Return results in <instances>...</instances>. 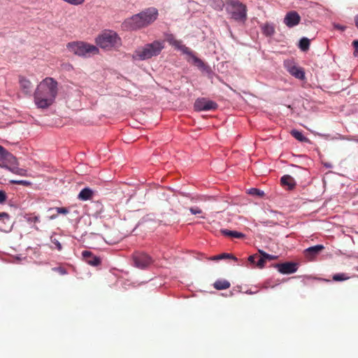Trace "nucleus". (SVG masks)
<instances>
[{
  "label": "nucleus",
  "instance_id": "c85d7f7f",
  "mask_svg": "<svg viewBox=\"0 0 358 358\" xmlns=\"http://www.w3.org/2000/svg\"><path fill=\"white\" fill-rule=\"evenodd\" d=\"M248 194H250L251 195H254V196H257L259 197L263 196L264 195V191H262L259 189H257V188H255V187H252V188L249 189Z\"/></svg>",
  "mask_w": 358,
  "mask_h": 358
},
{
  "label": "nucleus",
  "instance_id": "a18cd8bd",
  "mask_svg": "<svg viewBox=\"0 0 358 358\" xmlns=\"http://www.w3.org/2000/svg\"><path fill=\"white\" fill-rule=\"evenodd\" d=\"M258 257L257 255H250L249 257H248V261L252 263V264H255V259Z\"/></svg>",
  "mask_w": 358,
  "mask_h": 358
},
{
  "label": "nucleus",
  "instance_id": "5701e85b",
  "mask_svg": "<svg viewBox=\"0 0 358 358\" xmlns=\"http://www.w3.org/2000/svg\"><path fill=\"white\" fill-rule=\"evenodd\" d=\"M292 136L300 142L306 143L308 141V138H306L301 131L297 129H292L290 132Z\"/></svg>",
  "mask_w": 358,
  "mask_h": 358
},
{
  "label": "nucleus",
  "instance_id": "423d86ee",
  "mask_svg": "<svg viewBox=\"0 0 358 358\" xmlns=\"http://www.w3.org/2000/svg\"><path fill=\"white\" fill-rule=\"evenodd\" d=\"M66 46L70 52L85 58L90 57L99 52V50L96 45L83 41L69 43Z\"/></svg>",
  "mask_w": 358,
  "mask_h": 358
},
{
  "label": "nucleus",
  "instance_id": "9b49d317",
  "mask_svg": "<svg viewBox=\"0 0 358 358\" xmlns=\"http://www.w3.org/2000/svg\"><path fill=\"white\" fill-rule=\"evenodd\" d=\"M165 41H167L169 45L173 46L176 50L181 51L182 53L187 51V47L182 44L181 41L176 40L174 35L169 32H165L164 34Z\"/></svg>",
  "mask_w": 358,
  "mask_h": 358
},
{
  "label": "nucleus",
  "instance_id": "3c124183",
  "mask_svg": "<svg viewBox=\"0 0 358 358\" xmlns=\"http://www.w3.org/2000/svg\"><path fill=\"white\" fill-rule=\"evenodd\" d=\"M327 167H331V165H329V164H326L325 165Z\"/></svg>",
  "mask_w": 358,
  "mask_h": 358
},
{
  "label": "nucleus",
  "instance_id": "cd10ccee",
  "mask_svg": "<svg viewBox=\"0 0 358 358\" xmlns=\"http://www.w3.org/2000/svg\"><path fill=\"white\" fill-rule=\"evenodd\" d=\"M333 280L334 281H338V282H342V281H344V280H348L350 278L349 276H348L345 273H336V274H334L333 275Z\"/></svg>",
  "mask_w": 358,
  "mask_h": 358
},
{
  "label": "nucleus",
  "instance_id": "412c9836",
  "mask_svg": "<svg viewBox=\"0 0 358 358\" xmlns=\"http://www.w3.org/2000/svg\"><path fill=\"white\" fill-rule=\"evenodd\" d=\"M230 282L224 279H218L213 284L214 288L217 290L228 289L229 287H230Z\"/></svg>",
  "mask_w": 358,
  "mask_h": 358
},
{
  "label": "nucleus",
  "instance_id": "f8f14e48",
  "mask_svg": "<svg viewBox=\"0 0 358 358\" xmlns=\"http://www.w3.org/2000/svg\"><path fill=\"white\" fill-rule=\"evenodd\" d=\"M301 17L296 11L292 10L288 12L283 20V22L289 28L298 25L300 22Z\"/></svg>",
  "mask_w": 358,
  "mask_h": 358
},
{
  "label": "nucleus",
  "instance_id": "9d476101",
  "mask_svg": "<svg viewBox=\"0 0 358 358\" xmlns=\"http://www.w3.org/2000/svg\"><path fill=\"white\" fill-rule=\"evenodd\" d=\"M274 266L282 274H292L298 269V264L292 262L275 264Z\"/></svg>",
  "mask_w": 358,
  "mask_h": 358
},
{
  "label": "nucleus",
  "instance_id": "a878e982",
  "mask_svg": "<svg viewBox=\"0 0 358 358\" xmlns=\"http://www.w3.org/2000/svg\"><path fill=\"white\" fill-rule=\"evenodd\" d=\"M11 173L20 176H27V171L24 169H22L19 167V165L15 166L11 169Z\"/></svg>",
  "mask_w": 358,
  "mask_h": 358
},
{
  "label": "nucleus",
  "instance_id": "393cba45",
  "mask_svg": "<svg viewBox=\"0 0 358 358\" xmlns=\"http://www.w3.org/2000/svg\"><path fill=\"white\" fill-rule=\"evenodd\" d=\"M299 47L302 51H306L310 47V40L306 37H303L300 39Z\"/></svg>",
  "mask_w": 358,
  "mask_h": 358
},
{
  "label": "nucleus",
  "instance_id": "ea45409f",
  "mask_svg": "<svg viewBox=\"0 0 358 358\" xmlns=\"http://www.w3.org/2000/svg\"><path fill=\"white\" fill-rule=\"evenodd\" d=\"M189 211L192 215H197L201 213V210L198 207L190 208Z\"/></svg>",
  "mask_w": 358,
  "mask_h": 358
},
{
  "label": "nucleus",
  "instance_id": "c9c22d12",
  "mask_svg": "<svg viewBox=\"0 0 358 358\" xmlns=\"http://www.w3.org/2000/svg\"><path fill=\"white\" fill-rule=\"evenodd\" d=\"M265 258L264 256L262 255V257H259V259H258V261L257 262L256 264H257V266L259 268H262L264 267V265H265Z\"/></svg>",
  "mask_w": 358,
  "mask_h": 358
},
{
  "label": "nucleus",
  "instance_id": "4c0bfd02",
  "mask_svg": "<svg viewBox=\"0 0 358 358\" xmlns=\"http://www.w3.org/2000/svg\"><path fill=\"white\" fill-rule=\"evenodd\" d=\"M7 199V195L3 190L0 189V204H3Z\"/></svg>",
  "mask_w": 358,
  "mask_h": 358
},
{
  "label": "nucleus",
  "instance_id": "de8ad7c7",
  "mask_svg": "<svg viewBox=\"0 0 358 358\" xmlns=\"http://www.w3.org/2000/svg\"><path fill=\"white\" fill-rule=\"evenodd\" d=\"M318 135H319L320 136L324 137V138H327V137H329V134H318Z\"/></svg>",
  "mask_w": 358,
  "mask_h": 358
},
{
  "label": "nucleus",
  "instance_id": "6ab92c4d",
  "mask_svg": "<svg viewBox=\"0 0 358 358\" xmlns=\"http://www.w3.org/2000/svg\"><path fill=\"white\" fill-rule=\"evenodd\" d=\"M20 85L22 90L24 91L25 94H29L31 92V83L27 78L20 76L19 79Z\"/></svg>",
  "mask_w": 358,
  "mask_h": 358
},
{
  "label": "nucleus",
  "instance_id": "dca6fc26",
  "mask_svg": "<svg viewBox=\"0 0 358 358\" xmlns=\"http://www.w3.org/2000/svg\"><path fill=\"white\" fill-rule=\"evenodd\" d=\"M82 256L85 262L89 265L96 266L101 264V259L97 256L93 255L89 250H83Z\"/></svg>",
  "mask_w": 358,
  "mask_h": 358
},
{
  "label": "nucleus",
  "instance_id": "a211bd4d",
  "mask_svg": "<svg viewBox=\"0 0 358 358\" xmlns=\"http://www.w3.org/2000/svg\"><path fill=\"white\" fill-rule=\"evenodd\" d=\"M262 31L266 36H272L275 34V28L273 23L266 22L261 27Z\"/></svg>",
  "mask_w": 358,
  "mask_h": 358
},
{
  "label": "nucleus",
  "instance_id": "09e8293b",
  "mask_svg": "<svg viewBox=\"0 0 358 358\" xmlns=\"http://www.w3.org/2000/svg\"><path fill=\"white\" fill-rule=\"evenodd\" d=\"M57 217V215H52L50 216V220H55Z\"/></svg>",
  "mask_w": 358,
  "mask_h": 358
},
{
  "label": "nucleus",
  "instance_id": "bb28decb",
  "mask_svg": "<svg viewBox=\"0 0 358 358\" xmlns=\"http://www.w3.org/2000/svg\"><path fill=\"white\" fill-rule=\"evenodd\" d=\"M213 8L217 10L221 11L224 7H226V3H224L222 0H213Z\"/></svg>",
  "mask_w": 358,
  "mask_h": 358
},
{
  "label": "nucleus",
  "instance_id": "58836bf2",
  "mask_svg": "<svg viewBox=\"0 0 358 358\" xmlns=\"http://www.w3.org/2000/svg\"><path fill=\"white\" fill-rule=\"evenodd\" d=\"M262 224L264 226H274V225H276L278 224V222L275 221V220H266V221H264V222H262Z\"/></svg>",
  "mask_w": 358,
  "mask_h": 358
},
{
  "label": "nucleus",
  "instance_id": "37998d69",
  "mask_svg": "<svg viewBox=\"0 0 358 358\" xmlns=\"http://www.w3.org/2000/svg\"><path fill=\"white\" fill-rule=\"evenodd\" d=\"M270 213H271V214H273V217L275 218V220H275V221H278V215H282V213H279V212H278V211H275V210H270Z\"/></svg>",
  "mask_w": 358,
  "mask_h": 358
},
{
  "label": "nucleus",
  "instance_id": "7c9ffc66",
  "mask_svg": "<svg viewBox=\"0 0 358 358\" xmlns=\"http://www.w3.org/2000/svg\"><path fill=\"white\" fill-rule=\"evenodd\" d=\"M10 182L11 184H17L24 186H30L32 184L30 181L26 180H10Z\"/></svg>",
  "mask_w": 358,
  "mask_h": 358
},
{
  "label": "nucleus",
  "instance_id": "f3484780",
  "mask_svg": "<svg viewBox=\"0 0 358 358\" xmlns=\"http://www.w3.org/2000/svg\"><path fill=\"white\" fill-rule=\"evenodd\" d=\"M280 182L282 186H286L289 190L293 189L296 185L295 180L289 175L282 176L280 178Z\"/></svg>",
  "mask_w": 358,
  "mask_h": 358
},
{
  "label": "nucleus",
  "instance_id": "79ce46f5",
  "mask_svg": "<svg viewBox=\"0 0 358 358\" xmlns=\"http://www.w3.org/2000/svg\"><path fill=\"white\" fill-rule=\"evenodd\" d=\"M334 27L336 29L341 30V31H345L346 29V27L340 24L334 23Z\"/></svg>",
  "mask_w": 358,
  "mask_h": 358
},
{
  "label": "nucleus",
  "instance_id": "49530a36",
  "mask_svg": "<svg viewBox=\"0 0 358 358\" xmlns=\"http://www.w3.org/2000/svg\"><path fill=\"white\" fill-rule=\"evenodd\" d=\"M355 24L356 27L358 29V15L355 16Z\"/></svg>",
  "mask_w": 358,
  "mask_h": 358
},
{
  "label": "nucleus",
  "instance_id": "4468645a",
  "mask_svg": "<svg viewBox=\"0 0 358 358\" xmlns=\"http://www.w3.org/2000/svg\"><path fill=\"white\" fill-rule=\"evenodd\" d=\"M19 165L17 158L12 154L9 153L0 163V167L11 171V169Z\"/></svg>",
  "mask_w": 358,
  "mask_h": 358
},
{
  "label": "nucleus",
  "instance_id": "e433bc0d",
  "mask_svg": "<svg viewBox=\"0 0 358 358\" xmlns=\"http://www.w3.org/2000/svg\"><path fill=\"white\" fill-rule=\"evenodd\" d=\"M0 220L6 223V222L10 220V215L5 212L0 213Z\"/></svg>",
  "mask_w": 358,
  "mask_h": 358
},
{
  "label": "nucleus",
  "instance_id": "aec40b11",
  "mask_svg": "<svg viewBox=\"0 0 358 358\" xmlns=\"http://www.w3.org/2000/svg\"><path fill=\"white\" fill-rule=\"evenodd\" d=\"M220 232L224 236H230V237L236 238H242L245 236V235L241 232H239L237 231L229 230V229H221Z\"/></svg>",
  "mask_w": 358,
  "mask_h": 358
},
{
  "label": "nucleus",
  "instance_id": "b1692460",
  "mask_svg": "<svg viewBox=\"0 0 358 358\" xmlns=\"http://www.w3.org/2000/svg\"><path fill=\"white\" fill-rule=\"evenodd\" d=\"M224 259H231L234 261H238V259L230 253H222L211 258L212 260H221Z\"/></svg>",
  "mask_w": 358,
  "mask_h": 358
},
{
  "label": "nucleus",
  "instance_id": "f704fd0d",
  "mask_svg": "<svg viewBox=\"0 0 358 358\" xmlns=\"http://www.w3.org/2000/svg\"><path fill=\"white\" fill-rule=\"evenodd\" d=\"M259 253L261 254V255L264 256L265 259H268V260H272V259H274L275 258H277L276 256H274V255H271L270 254H268L266 252H265L264 251L262 250H259Z\"/></svg>",
  "mask_w": 358,
  "mask_h": 358
},
{
  "label": "nucleus",
  "instance_id": "2f4dec72",
  "mask_svg": "<svg viewBox=\"0 0 358 358\" xmlns=\"http://www.w3.org/2000/svg\"><path fill=\"white\" fill-rule=\"evenodd\" d=\"M52 271L59 273L61 275H64L68 273L67 270L62 266L53 267Z\"/></svg>",
  "mask_w": 358,
  "mask_h": 358
},
{
  "label": "nucleus",
  "instance_id": "39448f33",
  "mask_svg": "<svg viewBox=\"0 0 358 358\" xmlns=\"http://www.w3.org/2000/svg\"><path fill=\"white\" fill-rule=\"evenodd\" d=\"M227 13L236 22L245 23L247 20V8L245 5L238 0H227Z\"/></svg>",
  "mask_w": 358,
  "mask_h": 358
},
{
  "label": "nucleus",
  "instance_id": "603ef678",
  "mask_svg": "<svg viewBox=\"0 0 358 358\" xmlns=\"http://www.w3.org/2000/svg\"><path fill=\"white\" fill-rule=\"evenodd\" d=\"M293 166H295V167H297V168H300L299 166L297 165H292Z\"/></svg>",
  "mask_w": 358,
  "mask_h": 358
},
{
  "label": "nucleus",
  "instance_id": "f03ea898",
  "mask_svg": "<svg viewBox=\"0 0 358 358\" xmlns=\"http://www.w3.org/2000/svg\"><path fill=\"white\" fill-rule=\"evenodd\" d=\"M158 10L155 7H149L141 12L127 18L122 23L126 30L136 31L148 27L158 17Z\"/></svg>",
  "mask_w": 358,
  "mask_h": 358
},
{
  "label": "nucleus",
  "instance_id": "ddd939ff",
  "mask_svg": "<svg viewBox=\"0 0 358 358\" xmlns=\"http://www.w3.org/2000/svg\"><path fill=\"white\" fill-rule=\"evenodd\" d=\"M324 246L322 244L308 247L303 250V255L307 259L313 261L322 252Z\"/></svg>",
  "mask_w": 358,
  "mask_h": 358
},
{
  "label": "nucleus",
  "instance_id": "1a4fd4ad",
  "mask_svg": "<svg viewBox=\"0 0 358 358\" xmlns=\"http://www.w3.org/2000/svg\"><path fill=\"white\" fill-rule=\"evenodd\" d=\"M217 106L216 102L206 98H198L194 104V110L198 112L215 110Z\"/></svg>",
  "mask_w": 358,
  "mask_h": 358
},
{
  "label": "nucleus",
  "instance_id": "72a5a7b5",
  "mask_svg": "<svg viewBox=\"0 0 358 358\" xmlns=\"http://www.w3.org/2000/svg\"><path fill=\"white\" fill-rule=\"evenodd\" d=\"M10 152L0 145V160L2 161Z\"/></svg>",
  "mask_w": 358,
  "mask_h": 358
},
{
  "label": "nucleus",
  "instance_id": "20e7f679",
  "mask_svg": "<svg viewBox=\"0 0 358 358\" xmlns=\"http://www.w3.org/2000/svg\"><path fill=\"white\" fill-rule=\"evenodd\" d=\"M97 46L104 50H112L121 46L122 40L113 30H104L95 39Z\"/></svg>",
  "mask_w": 358,
  "mask_h": 358
},
{
  "label": "nucleus",
  "instance_id": "0eeeda50",
  "mask_svg": "<svg viewBox=\"0 0 358 358\" xmlns=\"http://www.w3.org/2000/svg\"><path fill=\"white\" fill-rule=\"evenodd\" d=\"M133 261L134 266L140 269H146L153 260L150 256L144 252H136L133 255Z\"/></svg>",
  "mask_w": 358,
  "mask_h": 358
},
{
  "label": "nucleus",
  "instance_id": "473e14b6",
  "mask_svg": "<svg viewBox=\"0 0 358 358\" xmlns=\"http://www.w3.org/2000/svg\"><path fill=\"white\" fill-rule=\"evenodd\" d=\"M50 241L55 245V248H56L58 251H61L62 250V245L57 239L51 236Z\"/></svg>",
  "mask_w": 358,
  "mask_h": 358
},
{
  "label": "nucleus",
  "instance_id": "f257e3e1",
  "mask_svg": "<svg viewBox=\"0 0 358 358\" xmlns=\"http://www.w3.org/2000/svg\"><path fill=\"white\" fill-rule=\"evenodd\" d=\"M58 83L52 78L47 77L37 86L34 92V102L37 108L45 109L55 101Z\"/></svg>",
  "mask_w": 358,
  "mask_h": 358
},
{
  "label": "nucleus",
  "instance_id": "7ed1b4c3",
  "mask_svg": "<svg viewBox=\"0 0 358 358\" xmlns=\"http://www.w3.org/2000/svg\"><path fill=\"white\" fill-rule=\"evenodd\" d=\"M165 48V41L155 40L151 43L138 48L134 52V60L145 61L159 56Z\"/></svg>",
  "mask_w": 358,
  "mask_h": 358
},
{
  "label": "nucleus",
  "instance_id": "a19ab883",
  "mask_svg": "<svg viewBox=\"0 0 358 358\" xmlns=\"http://www.w3.org/2000/svg\"><path fill=\"white\" fill-rule=\"evenodd\" d=\"M352 45L355 48L354 56H358V40H355L352 42Z\"/></svg>",
  "mask_w": 358,
  "mask_h": 358
},
{
  "label": "nucleus",
  "instance_id": "4be33fe9",
  "mask_svg": "<svg viewBox=\"0 0 358 358\" xmlns=\"http://www.w3.org/2000/svg\"><path fill=\"white\" fill-rule=\"evenodd\" d=\"M93 192L89 187H85L78 194V198L81 201L89 200L92 196Z\"/></svg>",
  "mask_w": 358,
  "mask_h": 358
},
{
  "label": "nucleus",
  "instance_id": "8fccbe9b",
  "mask_svg": "<svg viewBox=\"0 0 358 358\" xmlns=\"http://www.w3.org/2000/svg\"><path fill=\"white\" fill-rule=\"evenodd\" d=\"M247 293H248L250 294H252L256 293V292L248 291Z\"/></svg>",
  "mask_w": 358,
  "mask_h": 358
},
{
  "label": "nucleus",
  "instance_id": "c756f323",
  "mask_svg": "<svg viewBox=\"0 0 358 358\" xmlns=\"http://www.w3.org/2000/svg\"><path fill=\"white\" fill-rule=\"evenodd\" d=\"M56 210V212L58 214L66 215L69 213V208H64V207L50 208L48 209V211H51V210Z\"/></svg>",
  "mask_w": 358,
  "mask_h": 358
},
{
  "label": "nucleus",
  "instance_id": "6e6552de",
  "mask_svg": "<svg viewBox=\"0 0 358 358\" xmlns=\"http://www.w3.org/2000/svg\"><path fill=\"white\" fill-rule=\"evenodd\" d=\"M284 66L287 72L299 80L305 79V71L303 68L299 66L293 60H285Z\"/></svg>",
  "mask_w": 358,
  "mask_h": 358
},
{
  "label": "nucleus",
  "instance_id": "c03bdc74",
  "mask_svg": "<svg viewBox=\"0 0 358 358\" xmlns=\"http://www.w3.org/2000/svg\"><path fill=\"white\" fill-rule=\"evenodd\" d=\"M28 220L30 222H39L40 217L39 216H34L32 217H30Z\"/></svg>",
  "mask_w": 358,
  "mask_h": 358
},
{
  "label": "nucleus",
  "instance_id": "2eb2a0df",
  "mask_svg": "<svg viewBox=\"0 0 358 358\" xmlns=\"http://www.w3.org/2000/svg\"><path fill=\"white\" fill-rule=\"evenodd\" d=\"M183 54L188 55L191 59V62L199 69L202 71H208V66L201 59L197 57L189 48H187V51H185Z\"/></svg>",
  "mask_w": 358,
  "mask_h": 358
},
{
  "label": "nucleus",
  "instance_id": "864d4df0",
  "mask_svg": "<svg viewBox=\"0 0 358 358\" xmlns=\"http://www.w3.org/2000/svg\"><path fill=\"white\" fill-rule=\"evenodd\" d=\"M357 271H358V268H357Z\"/></svg>",
  "mask_w": 358,
  "mask_h": 358
}]
</instances>
